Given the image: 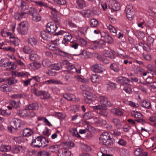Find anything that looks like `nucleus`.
Returning <instances> with one entry per match:
<instances>
[{"label": "nucleus", "instance_id": "nucleus-63", "mask_svg": "<svg viewBox=\"0 0 156 156\" xmlns=\"http://www.w3.org/2000/svg\"><path fill=\"white\" fill-rule=\"evenodd\" d=\"M91 116V114L90 112H87L84 114L83 116V118L85 119H89Z\"/></svg>", "mask_w": 156, "mask_h": 156}, {"label": "nucleus", "instance_id": "nucleus-45", "mask_svg": "<svg viewBox=\"0 0 156 156\" xmlns=\"http://www.w3.org/2000/svg\"><path fill=\"white\" fill-rule=\"evenodd\" d=\"M27 15V13L26 12H22L16 15L15 18L16 19L20 20L21 19L25 17Z\"/></svg>", "mask_w": 156, "mask_h": 156}, {"label": "nucleus", "instance_id": "nucleus-54", "mask_svg": "<svg viewBox=\"0 0 156 156\" xmlns=\"http://www.w3.org/2000/svg\"><path fill=\"white\" fill-rule=\"evenodd\" d=\"M143 56L145 59L147 60L151 61V56L147 53V52L143 54Z\"/></svg>", "mask_w": 156, "mask_h": 156}, {"label": "nucleus", "instance_id": "nucleus-41", "mask_svg": "<svg viewBox=\"0 0 156 156\" xmlns=\"http://www.w3.org/2000/svg\"><path fill=\"white\" fill-rule=\"evenodd\" d=\"M37 156H50L51 154L44 150L41 151L37 153Z\"/></svg>", "mask_w": 156, "mask_h": 156}, {"label": "nucleus", "instance_id": "nucleus-31", "mask_svg": "<svg viewBox=\"0 0 156 156\" xmlns=\"http://www.w3.org/2000/svg\"><path fill=\"white\" fill-rule=\"evenodd\" d=\"M83 16L85 17H91L93 15V12L90 10H87L82 13Z\"/></svg>", "mask_w": 156, "mask_h": 156}, {"label": "nucleus", "instance_id": "nucleus-10", "mask_svg": "<svg viewBox=\"0 0 156 156\" xmlns=\"http://www.w3.org/2000/svg\"><path fill=\"white\" fill-rule=\"evenodd\" d=\"M10 66V60L9 58H5L0 60V66L5 68L6 70H9L8 67Z\"/></svg>", "mask_w": 156, "mask_h": 156}, {"label": "nucleus", "instance_id": "nucleus-26", "mask_svg": "<svg viewBox=\"0 0 156 156\" xmlns=\"http://www.w3.org/2000/svg\"><path fill=\"white\" fill-rule=\"evenodd\" d=\"M22 146L15 145L12 147V152L13 153L17 154L20 152V149H22Z\"/></svg>", "mask_w": 156, "mask_h": 156}, {"label": "nucleus", "instance_id": "nucleus-56", "mask_svg": "<svg viewBox=\"0 0 156 156\" xmlns=\"http://www.w3.org/2000/svg\"><path fill=\"white\" fill-rule=\"evenodd\" d=\"M49 149L50 151L51 152H55L57 151L58 149V146L57 145H55L54 146H51L49 147Z\"/></svg>", "mask_w": 156, "mask_h": 156}, {"label": "nucleus", "instance_id": "nucleus-8", "mask_svg": "<svg viewBox=\"0 0 156 156\" xmlns=\"http://www.w3.org/2000/svg\"><path fill=\"white\" fill-rule=\"evenodd\" d=\"M95 109H99L100 110L98 113L101 115L106 117L108 115V112L106 110L107 108L106 106H104L101 105H98L94 107Z\"/></svg>", "mask_w": 156, "mask_h": 156}, {"label": "nucleus", "instance_id": "nucleus-32", "mask_svg": "<svg viewBox=\"0 0 156 156\" xmlns=\"http://www.w3.org/2000/svg\"><path fill=\"white\" fill-rule=\"evenodd\" d=\"M2 36L4 37H7L10 35V31L9 29L5 28L3 29L1 32Z\"/></svg>", "mask_w": 156, "mask_h": 156}, {"label": "nucleus", "instance_id": "nucleus-50", "mask_svg": "<svg viewBox=\"0 0 156 156\" xmlns=\"http://www.w3.org/2000/svg\"><path fill=\"white\" fill-rule=\"evenodd\" d=\"M108 27L110 32L113 33V36H116L117 31L115 28L112 25H109Z\"/></svg>", "mask_w": 156, "mask_h": 156}, {"label": "nucleus", "instance_id": "nucleus-49", "mask_svg": "<svg viewBox=\"0 0 156 156\" xmlns=\"http://www.w3.org/2000/svg\"><path fill=\"white\" fill-rule=\"evenodd\" d=\"M111 69L116 72H118L119 70V68L118 66L115 64H112L110 66Z\"/></svg>", "mask_w": 156, "mask_h": 156}, {"label": "nucleus", "instance_id": "nucleus-38", "mask_svg": "<svg viewBox=\"0 0 156 156\" xmlns=\"http://www.w3.org/2000/svg\"><path fill=\"white\" fill-rule=\"evenodd\" d=\"M68 69L69 71H70L71 72H73L74 71L76 70L78 73H81V69L80 68L77 69L73 65L69 66L68 67Z\"/></svg>", "mask_w": 156, "mask_h": 156}, {"label": "nucleus", "instance_id": "nucleus-24", "mask_svg": "<svg viewBox=\"0 0 156 156\" xmlns=\"http://www.w3.org/2000/svg\"><path fill=\"white\" fill-rule=\"evenodd\" d=\"M64 98L68 101H74L76 100L75 96L73 94H66L63 95Z\"/></svg>", "mask_w": 156, "mask_h": 156}, {"label": "nucleus", "instance_id": "nucleus-64", "mask_svg": "<svg viewBox=\"0 0 156 156\" xmlns=\"http://www.w3.org/2000/svg\"><path fill=\"white\" fill-rule=\"evenodd\" d=\"M94 32L95 34V37L97 38H99L101 37L102 34L98 30H94Z\"/></svg>", "mask_w": 156, "mask_h": 156}, {"label": "nucleus", "instance_id": "nucleus-18", "mask_svg": "<svg viewBox=\"0 0 156 156\" xmlns=\"http://www.w3.org/2000/svg\"><path fill=\"white\" fill-rule=\"evenodd\" d=\"M141 106L146 109H150L151 108V102L148 100H143L142 102Z\"/></svg>", "mask_w": 156, "mask_h": 156}, {"label": "nucleus", "instance_id": "nucleus-5", "mask_svg": "<svg viewBox=\"0 0 156 156\" xmlns=\"http://www.w3.org/2000/svg\"><path fill=\"white\" fill-rule=\"evenodd\" d=\"M89 91L84 90L83 91V94L85 97L84 100L87 103H89L90 101L94 100L95 98V96Z\"/></svg>", "mask_w": 156, "mask_h": 156}, {"label": "nucleus", "instance_id": "nucleus-23", "mask_svg": "<svg viewBox=\"0 0 156 156\" xmlns=\"http://www.w3.org/2000/svg\"><path fill=\"white\" fill-rule=\"evenodd\" d=\"M28 112L29 110L28 109L21 110L18 112V114L21 117H23L27 116Z\"/></svg>", "mask_w": 156, "mask_h": 156}, {"label": "nucleus", "instance_id": "nucleus-20", "mask_svg": "<svg viewBox=\"0 0 156 156\" xmlns=\"http://www.w3.org/2000/svg\"><path fill=\"white\" fill-rule=\"evenodd\" d=\"M91 80L93 83H97L99 82L101 80V77L100 76L96 74H93L90 77Z\"/></svg>", "mask_w": 156, "mask_h": 156}, {"label": "nucleus", "instance_id": "nucleus-61", "mask_svg": "<svg viewBox=\"0 0 156 156\" xmlns=\"http://www.w3.org/2000/svg\"><path fill=\"white\" fill-rule=\"evenodd\" d=\"M104 55L105 57H112L113 55L112 53L110 51H105L104 52Z\"/></svg>", "mask_w": 156, "mask_h": 156}, {"label": "nucleus", "instance_id": "nucleus-36", "mask_svg": "<svg viewBox=\"0 0 156 156\" xmlns=\"http://www.w3.org/2000/svg\"><path fill=\"white\" fill-rule=\"evenodd\" d=\"M50 9L51 10V13L52 15H53V19H58L59 20V16L57 15V12H56V9L55 8H54L52 7H50Z\"/></svg>", "mask_w": 156, "mask_h": 156}, {"label": "nucleus", "instance_id": "nucleus-53", "mask_svg": "<svg viewBox=\"0 0 156 156\" xmlns=\"http://www.w3.org/2000/svg\"><path fill=\"white\" fill-rule=\"evenodd\" d=\"M74 78L77 81L82 82L83 83H86L88 82V80H85L84 79H83L80 76H75Z\"/></svg>", "mask_w": 156, "mask_h": 156}, {"label": "nucleus", "instance_id": "nucleus-2", "mask_svg": "<svg viewBox=\"0 0 156 156\" xmlns=\"http://www.w3.org/2000/svg\"><path fill=\"white\" fill-rule=\"evenodd\" d=\"M100 142L106 145H111L113 144L112 139L110 137V134L108 133H103L99 138Z\"/></svg>", "mask_w": 156, "mask_h": 156}, {"label": "nucleus", "instance_id": "nucleus-1", "mask_svg": "<svg viewBox=\"0 0 156 156\" xmlns=\"http://www.w3.org/2000/svg\"><path fill=\"white\" fill-rule=\"evenodd\" d=\"M48 141L45 137L42 136H37L35 139H33L31 143V145L34 147L39 148L44 147L47 146Z\"/></svg>", "mask_w": 156, "mask_h": 156}, {"label": "nucleus", "instance_id": "nucleus-3", "mask_svg": "<svg viewBox=\"0 0 156 156\" xmlns=\"http://www.w3.org/2000/svg\"><path fill=\"white\" fill-rule=\"evenodd\" d=\"M53 22L48 23L47 25V30L49 32H55L59 26L60 23L58 19H54Z\"/></svg>", "mask_w": 156, "mask_h": 156}, {"label": "nucleus", "instance_id": "nucleus-42", "mask_svg": "<svg viewBox=\"0 0 156 156\" xmlns=\"http://www.w3.org/2000/svg\"><path fill=\"white\" fill-rule=\"evenodd\" d=\"M90 24L92 27H96L98 24V21L95 19H92L90 21Z\"/></svg>", "mask_w": 156, "mask_h": 156}, {"label": "nucleus", "instance_id": "nucleus-16", "mask_svg": "<svg viewBox=\"0 0 156 156\" xmlns=\"http://www.w3.org/2000/svg\"><path fill=\"white\" fill-rule=\"evenodd\" d=\"M134 153L135 155L137 156H147V153L143 152L140 148L136 149Z\"/></svg>", "mask_w": 156, "mask_h": 156}, {"label": "nucleus", "instance_id": "nucleus-4", "mask_svg": "<svg viewBox=\"0 0 156 156\" xmlns=\"http://www.w3.org/2000/svg\"><path fill=\"white\" fill-rule=\"evenodd\" d=\"M18 25L19 27L17 28L18 31L22 34H27L28 30V23L27 21H22Z\"/></svg>", "mask_w": 156, "mask_h": 156}, {"label": "nucleus", "instance_id": "nucleus-17", "mask_svg": "<svg viewBox=\"0 0 156 156\" xmlns=\"http://www.w3.org/2000/svg\"><path fill=\"white\" fill-rule=\"evenodd\" d=\"M100 102L101 104L108 106L110 105V102L108 100L107 98L105 96H101L100 97Z\"/></svg>", "mask_w": 156, "mask_h": 156}, {"label": "nucleus", "instance_id": "nucleus-58", "mask_svg": "<svg viewBox=\"0 0 156 156\" xmlns=\"http://www.w3.org/2000/svg\"><path fill=\"white\" fill-rule=\"evenodd\" d=\"M82 148L86 151H90L91 150V147L87 144H83L82 146Z\"/></svg>", "mask_w": 156, "mask_h": 156}, {"label": "nucleus", "instance_id": "nucleus-57", "mask_svg": "<svg viewBox=\"0 0 156 156\" xmlns=\"http://www.w3.org/2000/svg\"><path fill=\"white\" fill-rule=\"evenodd\" d=\"M72 38V37L71 35H65L64 38L65 42L66 43H67L68 41L71 42V40Z\"/></svg>", "mask_w": 156, "mask_h": 156}, {"label": "nucleus", "instance_id": "nucleus-44", "mask_svg": "<svg viewBox=\"0 0 156 156\" xmlns=\"http://www.w3.org/2000/svg\"><path fill=\"white\" fill-rule=\"evenodd\" d=\"M31 91L36 96H40L41 94L42 91L38 90L37 88L34 87L31 89Z\"/></svg>", "mask_w": 156, "mask_h": 156}, {"label": "nucleus", "instance_id": "nucleus-47", "mask_svg": "<svg viewBox=\"0 0 156 156\" xmlns=\"http://www.w3.org/2000/svg\"><path fill=\"white\" fill-rule=\"evenodd\" d=\"M119 152L120 154L122 156H126L127 154V151L126 149L122 148H119Z\"/></svg>", "mask_w": 156, "mask_h": 156}, {"label": "nucleus", "instance_id": "nucleus-13", "mask_svg": "<svg viewBox=\"0 0 156 156\" xmlns=\"http://www.w3.org/2000/svg\"><path fill=\"white\" fill-rule=\"evenodd\" d=\"M101 64H96L91 66V69L95 72L101 73L104 70Z\"/></svg>", "mask_w": 156, "mask_h": 156}, {"label": "nucleus", "instance_id": "nucleus-15", "mask_svg": "<svg viewBox=\"0 0 156 156\" xmlns=\"http://www.w3.org/2000/svg\"><path fill=\"white\" fill-rule=\"evenodd\" d=\"M34 133V132L31 129L26 128L24 129L23 132V135L24 137H29L32 135Z\"/></svg>", "mask_w": 156, "mask_h": 156}, {"label": "nucleus", "instance_id": "nucleus-22", "mask_svg": "<svg viewBox=\"0 0 156 156\" xmlns=\"http://www.w3.org/2000/svg\"><path fill=\"white\" fill-rule=\"evenodd\" d=\"M18 39L14 35L10 34V45H17L18 44Z\"/></svg>", "mask_w": 156, "mask_h": 156}, {"label": "nucleus", "instance_id": "nucleus-27", "mask_svg": "<svg viewBox=\"0 0 156 156\" xmlns=\"http://www.w3.org/2000/svg\"><path fill=\"white\" fill-rule=\"evenodd\" d=\"M10 58L15 60L13 62L10 61V70L15 69L17 66V65L16 64V62H17L16 58L15 56H10Z\"/></svg>", "mask_w": 156, "mask_h": 156}, {"label": "nucleus", "instance_id": "nucleus-37", "mask_svg": "<svg viewBox=\"0 0 156 156\" xmlns=\"http://www.w3.org/2000/svg\"><path fill=\"white\" fill-rule=\"evenodd\" d=\"M23 50V51L26 53L31 54L32 53L34 52V51L32 48H31L29 46H26L24 47Z\"/></svg>", "mask_w": 156, "mask_h": 156}, {"label": "nucleus", "instance_id": "nucleus-33", "mask_svg": "<svg viewBox=\"0 0 156 156\" xmlns=\"http://www.w3.org/2000/svg\"><path fill=\"white\" fill-rule=\"evenodd\" d=\"M42 64L43 66L45 67H48L51 65V61L48 59H44L42 61Z\"/></svg>", "mask_w": 156, "mask_h": 156}, {"label": "nucleus", "instance_id": "nucleus-39", "mask_svg": "<svg viewBox=\"0 0 156 156\" xmlns=\"http://www.w3.org/2000/svg\"><path fill=\"white\" fill-rule=\"evenodd\" d=\"M111 110L112 112L114 113L115 115L121 116L123 115L122 112L115 108H113Z\"/></svg>", "mask_w": 156, "mask_h": 156}, {"label": "nucleus", "instance_id": "nucleus-7", "mask_svg": "<svg viewBox=\"0 0 156 156\" xmlns=\"http://www.w3.org/2000/svg\"><path fill=\"white\" fill-rule=\"evenodd\" d=\"M29 13L32 16L33 20L38 22L41 20V17L34 8H31L29 11Z\"/></svg>", "mask_w": 156, "mask_h": 156}, {"label": "nucleus", "instance_id": "nucleus-12", "mask_svg": "<svg viewBox=\"0 0 156 156\" xmlns=\"http://www.w3.org/2000/svg\"><path fill=\"white\" fill-rule=\"evenodd\" d=\"M109 7L115 11L119 9L120 5L119 3L115 0L111 1L109 5Z\"/></svg>", "mask_w": 156, "mask_h": 156}, {"label": "nucleus", "instance_id": "nucleus-52", "mask_svg": "<svg viewBox=\"0 0 156 156\" xmlns=\"http://www.w3.org/2000/svg\"><path fill=\"white\" fill-rule=\"evenodd\" d=\"M49 83L53 84H62V82L60 80H50L47 81Z\"/></svg>", "mask_w": 156, "mask_h": 156}, {"label": "nucleus", "instance_id": "nucleus-11", "mask_svg": "<svg viewBox=\"0 0 156 156\" xmlns=\"http://www.w3.org/2000/svg\"><path fill=\"white\" fill-rule=\"evenodd\" d=\"M101 40L105 42L109 43H112L113 42L112 37L108 34L103 33L102 34Z\"/></svg>", "mask_w": 156, "mask_h": 156}, {"label": "nucleus", "instance_id": "nucleus-48", "mask_svg": "<svg viewBox=\"0 0 156 156\" xmlns=\"http://www.w3.org/2000/svg\"><path fill=\"white\" fill-rule=\"evenodd\" d=\"M10 147L9 146H5L4 145L0 146V151H2L7 152L9 151Z\"/></svg>", "mask_w": 156, "mask_h": 156}, {"label": "nucleus", "instance_id": "nucleus-28", "mask_svg": "<svg viewBox=\"0 0 156 156\" xmlns=\"http://www.w3.org/2000/svg\"><path fill=\"white\" fill-rule=\"evenodd\" d=\"M12 76L10 78V85L16 83L17 80L16 79V74L15 71H12L11 72Z\"/></svg>", "mask_w": 156, "mask_h": 156}, {"label": "nucleus", "instance_id": "nucleus-43", "mask_svg": "<svg viewBox=\"0 0 156 156\" xmlns=\"http://www.w3.org/2000/svg\"><path fill=\"white\" fill-rule=\"evenodd\" d=\"M10 110L12 108H17L19 107V104L18 102L14 101H10Z\"/></svg>", "mask_w": 156, "mask_h": 156}, {"label": "nucleus", "instance_id": "nucleus-62", "mask_svg": "<svg viewBox=\"0 0 156 156\" xmlns=\"http://www.w3.org/2000/svg\"><path fill=\"white\" fill-rule=\"evenodd\" d=\"M52 66L53 67L51 68L54 70H59L60 69L61 65L58 63H55Z\"/></svg>", "mask_w": 156, "mask_h": 156}, {"label": "nucleus", "instance_id": "nucleus-60", "mask_svg": "<svg viewBox=\"0 0 156 156\" xmlns=\"http://www.w3.org/2000/svg\"><path fill=\"white\" fill-rule=\"evenodd\" d=\"M83 0H77V6L78 8L82 9L84 6Z\"/></svg>", "mask_w": 156, "mask_h": 156}, {"label": "nucleus", "instance_id": "nucleus-40", "mask_svg": "<svg viewBox=\"0 0 156 156\" xmlns=\"http://www.w3.org/2000/svg\"><path fill=\"white\" fill-rule=\"evenodd\" d=\"M37 120L38 121H43L47 125L49 126H52L51 124L48 121L46 118L43 117L39 116L38 117Z\"/></svg>", "mask_w": 156, "mask_h": 156}, {"label": "nucleus", "instance_id": "nucleus-30", "mask_svg": "<svg viewBox=\"0 0 156 156\" xmlns=\"http://www.w3.org/2000/svg\"><path fill=\"white\" fill-rule=\"evenodd\" d=\"M118 80L119 83L123 85L124 84L127 85L128 83L127 82H129L130 81V80L128 79L123 77H120L119 79Z\"/></svg>", "mask_w": 156, "mask_h": 156}, {"label": "nucleus", "instance_id": "nucleus-59", "mask_svg": "<svg viewBox=\"0 0 156 156\" xmlns=\"http://www.w3.org/2000/svg\"><path fill=\"white\" fill-rule=\"evenodd\" d=\"M54 1L58 4L64 5L66 3V0H53Z\"/></svg>", "mask_w": 156, "mask_h": 156}, {"label": "nucleus", "instance_id": "nucleus-29", "mask_svg": "<svg viewBox=\"0 0 156 156\" xmlns=\"http://www.w3.org/2000/svg\"><path fill=\"white\" fill-rule=\"evenodd\" d=\"M12 140L18 144H20L24 142V140L22 136L14 137Z\"/></svg>", "mask_w": 156, "mask_h": 156}, {"label": "nucleus", "instance_id": "nucleus-9", "mask_svg": "<svg viewBox=\"0 0 156 156\" xmlns=\"http://www.w3.org/2000/svg\"><path fill=\"white\" fill-rule=\"evenodd\" d=\"M21 124L23 125L25 123L24 122L21 121L20 120L16 119H13L12 121L11 127L16 129H18L21 127Z\"/></svg>", "mask_w": 156, "mask_h": 156}, {"label": "nucleus", "instance_id": "nucleus-14", "mask_svg": "<svg viewBox=\"0 0 156 156\" xmlns=\"http://www.w3.org/2000/svg\"><path fill=\"white\" fill-rule=\"evenodd\" d=\"M58 156H70V152L64 148L59 149L58 151Z\"/></svg>", "mask_w": 156, "mask_h": 156}, {"label": "nucleus", "instance_id": "nucleus-21", "mask_svg": "<svg viewBox=\"0 0 156 156\" xmlns=\"http://www.w3.org/2000/svg\"><path fill=\"white\" fill-rule=\"evenodd\" d=\"M81 55V57L84 59H86L90 57L91 54L89 52L86 51L84 50L82 52L77 54L76 55Z\"/></svg>", "mask_w": 156, "mask_h": 156}, {"label": "nucleus", "instance_id": "nucleus-25", "mask_svg": "<svg viewBox=\"0 0 156 156\" xmlns=\"http://www.w3.org/2000/svg\"><path fill=\"white\" fill-rule=\"evenodd\" d=\"M41 93L40 96L42 99H48L50 97V94L48 92L42 91Z\"/></svg>", "mask_w": 156, "mask_h": 156}, {"label": "nucleus", "instance_id": "nucleus-55", "mask_svg": "<svg viewBox=\"0 0 156 156\" xmlns=\"http://www.w3.org/2000/svg\"><path fill=\"white\" fill-rule=\"evenodd\" d=\"M58 54L59 55L63 57H67L69 55V53L67 52L63 51L62 50H59L58 51Z\"/></svg>", "mask_w": 156, "mask_h": 156}, {"label": "nucleus", "instance_id": "nucleus-35", "mask_svg": "<svg viewBox=\"0 0 156 156\" xmlns=\"http://www.w3.org/2000/svg\"><path fill=\"white\" fill-rule=\"evenodd\" d=\"M69 131L71 133L73 136L77 137H80V136L79 135L76 129L71 128L70 129Z\"/></svg>", "mask_w": 156, "mask_h": 156}, {"label": "nucleus", "instance_id": "nucleus-34", "mask_svg": "<svg viewBox=\"0 0 156 156\" xmlns=\"http://www.w3.org/2000/svg\"><path fill=\"white\" fill-rule=\"evenodd\" d=\"M38 105L35 103H32L28 105V110H36L38 109Z\"/></svg>", "mask_w": 156, "mask_h": 156}, {"label": "nucleus", "instance_id": "nucleus-46", "mask_svg": "<svg viewBox=\"0 0 156 156\" xmlns=\"http://www.w3.org/2000/svg\"><path fill=\"white\" fill-rule=\"evenodd\" d=\"M28 42L32 46L35 45L37 43V40L33 37H30L29 38Z\"/></svg>", "mask_w": 156, "mask_h": 156}, {"label": "nucleus", "instance_id": "nucleus-6", "mask_svg": "<svg viewBox=\"0 0 156 156\" xmlns=\"http://www.w3.org/2000/svg\"><path fill=\"white\" fill-rule=\"evenodd\" d=\"M125 11L127 18L129 20H131L134 17V12L133 7L131 5H127Z\"/></svg>", "mask_w": 156, "mask_h": 156}, {"label": "nucleus", "instance_id": "nucleus-51", "mask_svg": "<svg viewBox=\"0 0 156 156\" xmlns=\"http://www.w3.org/2000/svg\"><path fill=\"white\" fill-rule=\"evenodd\" d=\"M113 122L115 125L118 128H120L121 126L120 124V122L119 120L117 119H114L112 120Z\"/></svg>", "mask_w": 156, "mask_h": 156}, {"label": "nucleus", "instance_id": "nucleus-19", "mask_svg": "<svg viewBox=\"0 0 156 156\" xmlns=\"http://www.w3.org/2000/svg\"><path fill=\"white\" fill-rule=\"evenodd\" d=\"M49 32L46 31H42L41 32V36L44 40H48L50 38L51 35Z\"/></svg>", "mask_w": 156, "mask_h": 156}]
</instances>
